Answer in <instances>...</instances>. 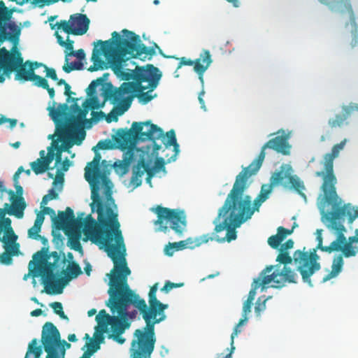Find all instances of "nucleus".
<instances>
[{
	"label": "nucleus",
	"mask_w": 358,
	"mask_h": 358,
	"mask_svg": "<svg viewBox=\"0 0 358 358\" xmlns=\"http://www.w3.org/2000/svg\"><path fill=\"white\" fill-rule=\"evenodd\" d=\"M99 155H96L94 160L87 163L85 168V178L91 186L92 202L90 207L92 212H96L100 227H96V222L91 215L85 219L83 217V233L85 236L83 241L90 240L93 243L100 245L101 248H104L113 262V268L116 269L124 261L127 262L124 257L126 248L115 200L109 190L106 192V203L103 202L99 194L101 184L107 185L109 182L107 176L99 171Z\"/></svg>",
	"instance_id": "obj_1"
},
{
	"label": "nucleus",
	"mask_w": 358,
	"mask_h": 358,
	"mask_svg": "<svg viewBox=\"0 0 358 358\" xmlns=\"http://www.w3.org/2000/svg\"><path fill=\"white\" fill-rule=\"evenodd\" d=\"M320 213L322 222L330 231L334 232L336 235V239L331 242L329 245L323 246V230L317 229L316 239L317 245L310 252H306V248H303V251L297 250L294 252L293 257H291L288 251L279 250V254L276 258V262L278 264L273 266L274 268L271 273H268V275H276L274 279L275 288H281L285 285L286 282H296V273L287 266L292 264L293 261L296 266L297 271L301 275L303 281L312 287L310 277L321 268V265L318 262L317 250L328 253L341 251L345 257H355L358 252V229L355 231V236H350L347 240L344 234L347 231L343 224L345 220L338 217L334 219L329 218L327 212L323 210H320Z\"/></svg>",
	"instance_id": "obj_2"
},
{
	"label": "nucleus",
	"mask_w": 358,
	"mask_h": 358,
	"mask_svg": "<svg viewBox=\"0 0 358 358\" xmlns=\"http://www.w3.org/2000/svg\"><path fill=\"white\" fill-rule=\"evenodd\" d=\"M130 274L131 270L124 261L116 269L111 270L108 290L109 298L106 305L113 315H117L120 334L130 327L129 320L135 319L138 314L136 310L128 311L129 307L132 305L140 311L145 327L134 332L137 340L132 341V346L137 344L138 349L134 350L133 358H151L156 342L155 324L162 322L163 317H159L155 313L150 314L145 301L129 287L127 277Z\"/></svg>",
	"instance_id": "obj_3"
},
{
	"label": "nucleus",
	"mask_w": 358,
	"mask_h": 358,
	"mask_svg": "<svg viewBox=\"0 0 358 358\" xmlns=\"http://www.w3.org/2000/svg\"><path fill=\"white\" fill-rule=\"evenodd\" d=\"M126 38L117 32L112 33V38L94 43L92 61L93 65L88 71L93 72L98 70L111 69L113 73L121 80H129L130 75L124 73V66L130 58H139L141 60L150 59L155 55L153 48L147 47L141 42L140 36L134 32L123 29Z\"/></svg>",
	"instance_id": "obj_4"
},
{
	"label": "nucleus",
	"mask_w": 358,
	"mask_h": 358,
	"mask_svg": "<svg viewBox=\"0 0 358 358\" xmlns=\"http://www.w3.org/2000/svg\"><path fill=\"white\" fill-rule=\"evenodd\" d=\"M129 74L133 82H124L119 87H115L111 83H107L103 88L102 96L105 101H110L115 105V110L122 115L131 106L134 98L136 97L142 104H146L157 96L152 92L157 88L162 76V72L152 64L145 67L136 66Z\"/></svg>",
	"instance_id": "obj_5"
},
{
	"label": "nucleus",
	"mask_w": 358,
	"mask_h": 358,
	"mask_svg": "<svg viewBox=\"0 0 358 358\" xmlns=\"http://www.w3.org/2000/svg\"><path fill=\"white\" fill-rule=\"evenodd\" d=\"M346 141L344 139L334 145L331 152L324 155L322 162L324 169L315 172V176L322 179L321 193L318 197L320 210L327 212L331 219L338 217L345 220L347 217L348 223L352 224L358 217V207L350 203H343L342 199L336 192L337 178L334 171V160L344 148Z\"/></svg>",
	"instance_id": "obj_6"
},
{
	"label": "nucleus",
	"mask_w": 358,
	"mask_h": 358,
	"mask_svg": "<svg viewBox=\"0 0 358 358\" xmlns=\"http://www.w3.org/2000/svg\"><path fill=\"white\" fill-rule=\"evenodd\" d=\"M117 148L122 150L129 148L132 144L133 140L145 141L150 140L152 141V155H157V152L162 146L155 142V140L160 139L164 145L165 148L170 146L173 147L175 155L179 152V145L177 143L176 133L173 129H171L165 134L160 127L151 123L150 121L143 122H133L131 129H119L113 138Z\"/></svg>",
	"instance_id": "obj_7"
},
{
	"label": "nucleus",
	"mask_w": 358,
	"mask_h": 358,
	"mask_svg": "<svg viewBox=\"0 0 358 358\" xmlns=\"http://www.w3.org/2000/svg\"><path fill=\"white\" fill-rule=\"evenodd\" d=\"M253 169L245 167L236 176L232 189L228 194L224 203L230 206L238 213L234 217L238 223H244L250 219L255 211H259L260 206L264 202L257 196L253 201L252 207V199L249 195L244 194L248 187V179L253 175Z\"/></svg>",
	"instance_id": "obj_8"
},
{
	"label": "nucleus",
	"mask_w": 358,
	"mask_h": 358,
	"mask_svg": "<svg viewBox=\"0 0 358 358\" xmlns=\"http://www.w3.org/2000/svg\"><path fill=\"white\" fill-rule=\"evenodd\" d=\"M15 8H8L0 1V62L16 64L20 61L21 52L18 48L21 35V24L12 20Z\"/></svg>",
	"instance_id": "obj_9"
},
{
	"label": "nucleus",
	"mask_w": 358,
	"mask_h": 358,
	"mask_svg": "<svg viewBox=\"0 0 358 358\" xmlns=\"http://www.w3.org/2000/svg\"><path fill=\"white\" fill-rule=\"evenodd\" d=\"M49 247L42 248L33 255L29 263V271L34 278L41 276L46 287L54 285V270L58 266L60 255L56 251L48 253Z\"/></svg>",
	"instance_id": "obj_10"
},
{
	"label": "nucleus",
	"mask_w": 358,
	"mask_h": 358,
	"mask_svg": "<svg viewBox=\"0 0 358 358\" xmlns=\"http://www.w3.org/2000/svg\"><path fill=\"white\" fill-rule=\"evenodd\" d=\"M238 213L230 206L224 203L219 209L217 216L213 220L215 224L214 232L212 236L218 242H230L236 238V228L243 223H238L234 217Z\"/></svg>",
	"instance_id": "obj_11"
},
{
	"label": "nucleus",
	"mask_w": 358,
	"mask_h": 358,
	"mask_svg": "<svg viewBox=\"0 0 358 358\" xmlns=\"http://www.w3.org/2000/svg\"><path fill=\"white\" fill-rule=\"evenodd\" d=\"M155 213L157 220L155 224L159 226V230L166 233L169 228L176 234H182L187 226L186 215L183 210L170 209L158 206Z\"/></svg>",
	"instance_id": "obj_12"
},
{
	"label": "nucleus",
	"mask_w": 358,
	"mask_h": 358,
	"mask_svg": "<svg viewBox=\"0 0 358 358\" xmlns=\"http://www.w3.org/2000/svg\"><path fill=\"white\" fill-rule=\"evenodd\" d=\"M62 110L56 112V117L52 120L55 124V135L57 136L56 143L55 144L63 152H69V149L73 145H79L82 143L86 136V132L84 129L76 131L73 129L72 124L65 125L57 120L58 116H61Z\"/></svg>",
	"instance_id": "obj_13"
},
{
	"label": "nucleus",
	"mask_w": 358,
	"mask_h": 358,
	"mask_svg": "<svg viewBox=\"0 0 358 358\" xmlns=\"http://www.w3.org/2000/svg\"><path fill=\"white\" fill-rule=\"evenodd\" d=\"M18 236L15 234L10 221H0V242L3 245L4 252L0 254V263L10 265L13 257L20 252V243H17Z\"/></svg>",
	"instance_id": "obj_14"
},
{
	"label": "nucleus",
	"mask_w": 358,
	"mask_h": 358,
	"mask_svg": "<svg viewBox=\"0 0 358 358\" xmlns=\"http://www.w3.org/2000/svg\"><path fill=\"white\" fill-rule=\"evenodd\" d=\"M16 192L12 189H8L6 192L9 195V200L10 204L5 203L3 208H0V221L6 222L12 220L9 217H6V214L9 215H14L18 219H21L24 216V211L27 207V203L23 197V188L19 183L14 184Z\"/></svg>",
	"instance_id": "obj_15"
},
{
	"label": "nucleus",
	"mask_w": 358,
	"mask_h": 358,
	"mask_svg": "<svg viewBox=\"0 0 358 358\" xmlns=\"http://www.w3.org/2000/svg\"><path fill=\"white\" fill-rule=\"evenodd\" d=\"M276 134H280V135H278L267 141L262 146L258 157L248 166H247L248 168L253 169V173H257L261 168L266 156V149H272L284 155L289 154L290 145L288 142L289 135L285 134L282 129L279 130Z\"/></svg>",
	"instance_id": "obj_16"
},
{
	"label": "nucleus",
	"mask_w": 358,
	"mask_h": 358,
	"mask_svg": "<svg viewBox=\"0 0 358 358\" xmlns=\"http://www.w3.org/2000/svg\"><path fill=\"white\" fill-rule=\"evenodd\" d=\"M322 3L327 5L332 11L343 13V8L346 9L349 15V22L345 23V29L351 34L352 39L350 43L351 48L358 44V23L357 18L350 4L346 3L343 0H319Z\"/></svg>",
	"instance_id": "obj_17"
},
{
	"label": "nucleus",
	"mask_w": 358,
	"mask_h": 358,
	"mask_svg": "<svg viewBox=\"0 0 358 358\" xmlns=\"http://www.w3.org/2000/svg\"><path fill=\"white\" fill-rule=\"evenodd\" d=\"M39 62H31L29 60L24 62V68L20 69L16 75V80L23 81H31L34 84L39 87H42L48 91L51 99L55 96V90L50 87L48 80L34 73L35 69L40 67Z\"/></svg>",
	"instance_id": "obj_18"
},
{
	"label": "nucleus",
	"mask_w": 358,
	"mask_h": 358,
	"mask_svg": "<svg viewBox=\"0 0 358 358\" xmlns=\"http://www.w3.org/2000/svg\"><path fill=\"white\" fill-rule=\"evenodd\" d=\"M56 103H54L55 105ZM50 115L52 119H54V117H56V112L57 110H62L63 113L61 116H58L57 117V120L58 122L67 125L69 124H72V127L73 129L76 131H80L81 129H84L83 127V121L85 120L86 115L88 113L89 108H83V109H80L78 111L77 116L75 115H68L66 113V110H68V106L66 103L59 104L57 108H55V106L52 107H50L49 108Z\"/></svg>",
	"instance_id": "obj_19"
},
{
	"label": "nucleus",
	"mask_w": 358,
	"mask_h": 358,
	"mask_svg": "<svg viewBox=\"0 0 358 358\" xmlns=\"http://www.w3.org/2000/svg\"><path fill=\"white\" fill-rule=\"evenodd\" d=\"M90 20L87 16L82 13H76L70 16L69 21L62 20L56 25L57 29H62L68 34L81 36L89 29Z\"/></svg>",
	"instance_id": "obj_20"
},
{
	"label": "nucleus",
	"mask_w": 358,
	"mask_h": 358,
	"mask_svg": "<svg viewBox=\"0 0 358 358\" xmlns=\"http://www.w3.org/2000/svg\"><path fill=\"white\" fill-rule=\"evenodd\" d=\"M82 216L84 213L81 214ZM52 222L57 229H69L71 230H80L83 225V217L76 218L73 210L67 207L65 211H59L58 216L52 219Z\"/></svg>",
	"instance_id": "obj_21"
},
{
	"label": "nucleus",
	"mask_w": 358,
	"mask_h": 358,
	"mask_svg": "<svg viewBox=\"0 0 358 358\" xmlns=\"http://www.w3.org/2000/svg\"><path fill=\"white\" fill-rule=\"evenodd\" d=\"M212 62L210 51L203 50L200 54L199 58L194 61L185 57H182L177 69H178L182 66H194V70L199 75V79L203 85L204 83L203 73L210 66Z\"/></svg>",
	"instance_id": "obj_22"
},
{
	"label": "nucleus",
	"mask_w": 358,
	"mask_h": 358,
	"mask_svg": "<svg viewBox=\"0 0 358 358\" xmlns=\"http://www.w3.org/2000/svg\"><path fill=\"white\" fill-rule=\"evenodd\" d=\"M151 160H146L144 156H141L137 164L132 169V176L130 184L136 188L142 184V176L147 174L146 180L152 179L155 176L156 170L151 167Z\"/></svg>",
	"instance_id": "obj_23"
},
{
	"label": "nucleus",
	"mask_w": 358,
	"mask_h": 358,
	"mask_svg": "<svg viewBox=\"0 0 358 358\" xmlns=\"http://www.w3.org/2000/svg\"><path fill=\"white\" fill-rule=\"evenodd\" d=\"M213 239L214 238L212 236L209 234H206L194 238H188L186 240L179 242L169 243L165 248V253L169 256H171L174 250L178 251L185 248L193 249L203 243H207L210 241H213Z\"/></svg>",
	"instance_id": "obj_24"
},
{
	"label": "nucleus",
	"mask_w": 358,
	"mask_h": 358,
	"mask_svg": "<svg viewBox=\"0 0 358 358\" xmlns=\"http://www.w3.org/2000/svg\"><path fill=\"white\" fill-rule=\"evenodd\" d=\"M274 268L273 265L267 266L264 270L261 271L257 278L254 279L252 288L250 290L247 300L253 301L256 296V290L261 287L262 291H264L268 286L274 287V279L276 275H268Z\"/></svg>",
	"instance_id": "obj_25"
},
{
	"label": "nucleus",
	"mask_w": 358,
	"mask_h": 358,
	"mask_svg": "<svg viewBox=\"0 0 358 358\" xmlns=\"http://www.w3.org/2000/svg\"><path fill=\"white\" fill-rule=\"evenodd\" d=\"M96 321L98 323L99 329H101L102 332L108 331V327L110 326L113 333L120 334L119 322L120 319L117 315H110L106 311L101 310L96 316Z\"/></svg>",
	"instance_id": "obj_26"
},
{
	"label": "nucleus",
	"mask_w": 358,
	"mask_h": 358,
	"mask_svg": "<svg viewBox=\"0 0 358 358\" xmlns=\"http://www.w3.org/2000/svg\"><path fill=\"white\" fill-rule=\"evenodd\" d=\"M67 273L66 274V279L59 278L56 282L54 281L53 285H49L53 289L55 294H61L63 288L67 282L71 279L76 278L82 273L80 266L76 262H71L67 266Z\"/></svg>",
	"instance_id": "obj_27"
},
{
	"label": "nucleus",
	"mask_w": 358,
	"mask_h": 358,
	"mask_svg": "<svg viewBox=\"0 0 358 358\" xmlns=\"http://www.w3.org/2000/svg\"><path fill=\"white\" fill-rule=\"evenodd\" d=\"M158 289V283L153 285L148 293V303L150 308V313H155L159 317H163V321L166 319V316L164 310L168 308L167 304H164L160 302L156 296Z\"/></svg>",
	"instance_id": "obj_28"
},
{
	"label": "nucleus",
	"mask_w": 358,
	"mask_h": 358,
	"mask_svg": "<svg viewBox=\"0 0 358 358\" xmlns=\"http://www.w3.org/2000/svg\"><path fill=\"white\" fill-rule=\"evenodd\" d=\"M24 68V59L20 54V59L16 64H9L8 62L4 61L0 62V83H3L5 76L9 77L13 72H15V76L20 69Z\"/></svg>",
	"instance_id": "obj_29"
},
{
	"label": "nucleus",
	"mask_w": 358,
	"mask_h": 358,
	"mask_svg": "<svg viewBox=\"0 0 358 358\" xmlns=\"http://www.w3.org/2000/svg\"><path fill=\"white\" fill-rule=\"evenodd\" d=\"M292 176V167L289 166L282 165L280 170L275 171L270 179V183L274 187L282 184L285 180H289Z\"/></svg>",
	"instance_id": "obj_30"
},
{
	"label": "nucleus",
	"mask_w": 358,
	"mask_h": 358,
	"mask_svg": "<svg viewBox=\"0 0 358 358\" xmlns=\"http://www.w3.org/2000/svg\"><path fill=\"white\" fill-rule=\"evenodd\" d=\"M343 264L344 262L343 256L341 255L336 256L333 260L331 265V271H330L329 273H328L323 278L322 282H325L329 280L330 279L337 276L338 273L341 271Z\"/></svg>",
	"instance_id": "obj_31"
},
{
	"label": "nucleus",
	"mask_w": 358,
	"mask_h": 358,
	"mask_svg": "<svg viewBox=\"0 0 358 358\" xmlns=\"http://www.w3.org/2000/svg\"><path fill=\"white\" fill-rule=\"evenodd\" d=\"M248 317H245V318H241L238 323L235 326L234 329V331L231 335V350H230V352L226 355L224 357H223L222 358H231V355L232 353L234 352V350H235V347L234 345V338L236 336H238V334H240L241 332V329H240L241 326L243 325L244 324H245L248 321Z\"/></svg>",
	"instance_id": "obj_32"
},
{
	"label": "nucleus",
	"mask_w": 358,
	"mask_h": 358,
	"mask_svg": "<svg viewBox=\"0 0 358 358\" xmlns=\"http://www.w3.org/2000/svg\"><path fill=\"white\" fill-rule=\"evenodd\" d=\"M289 183L291 185L292 188H293L300 196L306 199V194L303 192L305 189V185L302 180L296 176H291L289 177Z\"/></svg>",
	"instance_id": "obj_33"
},
{
	"label": "nucleus",
	"mask_w": 358,
	"mask_h": 358,
	"mask_svg": "<svg viewBox=\"0 0 358 358\" xmlns=\"http://www.w3.org/2000/svg\"><path fill=\"white\" fill-rule=\"evenodd\" d=\"M31 170L36 175L42 174L50 169L46 163L41 158H38L36 161L30 164Z\"/></svg>",
	"instance_id": "obj_34"
},
{
	"label": "nucleus",
	"mask_w": 358,
	"mask_h": 358,
	"mask_svg": "<svg viewBox=\"0 0 358 358\" xmlns=\"http://www.w3.org/2000/svg\"><path fill=\"white\" fill-rule=\"evenodd\" d=\"M91 115L92 117V120L94 122H98L100 120L103 119V117H106V120L107 121V122L117 121V115H118L116 112L115 114H113V111L110 113L107 116H106L105 113L103 111H92Z\"/></svg>",
	"instance_id": "obj_35"
},
{
	"label": "nucleus",
	"mask_w": 358,
	"mask_h": 358,
	"mask_svg": "<svg viewBox=\"0 0 358 358\" xmlns=\"http://www.w3.org/2000/svg\"><path fill=\"white\" fill-rule=\"evenodd\" d=\"M106 101H103L102 103H99V98L96 96H92L90 99H86L83 103V108H89L91 110L102 108Z\"/></svg>",
	"instance_id": "obj_36"
},
{
	"label": "nucleus",
	"mask_w": 358,
	"mask_h": 358,
	"mask_svg": "<svg viewBox=\"0 0 358 358\" xmlns=\"http://www.w3.org/2000/svg\"><path fill=\"white\" fill-rule=\"evenodd\" d=\"M111 148H112V146L110 145V141H100L98 142L96 145L93 148V150L95 152L94 156H96V155H99V156H100V159H99V165H98L99 171H100V173L101 174H103V176H106V174L104 172H102L101 169H100V163H101V156L100 153L96 151V149H99V150H107V149H110ZM94 159V158H93V159Z\"/></svg>",
	"instance_id": "obj_37"
},
{
	"label": "nucleus",
	"mask_w": 358,
	"mask_h": 358,
	"mask_svg": "<svg viewBox=\"0 0 358 358\" xmlns=\"http://www.w3.org/2000/svg\"><path fill=\"white\" fill-rule=\"evenodd\" d=\"M348 118V114H338L334 118L329 119V125L331 128L341 127Z\"/></svg>",
	"instance_id": "obj_38"
},
{
	"label": "nucleus",
	"mask_w": 358,
	"mask_h": 358,
	"mask_svg": "<svg viewBox=\"0 0 358 358\" xmlns=\"http://www.w3.org/2000/svg\"><path fill=\"white\" fill-rule=\"evenodd\" d=\"M55 36L59 45L64 47L66 51H69V52L73 51V41L71 40L69 37H67L66 41H64L62 37L57 32L55 33Z\"/></svg>",
	"instance_id": "obj_39"
},
{
	"label": "nucleus",
	"mask_w": 358,
	"mask_h": 358,
	"mask_svg": "<svg viewBox=\"0 0 358 358\" xmlns=\"http://www.w3.org/2000/svg\"><path fill=\"white\" fill-rule=\"evenodd\" d=\"M273 188V186L271 183L263 184L261 187L260 192L257 196L263 201H266L268 199L269 194L272 192Z\"/></svg>",
	"instance_id": "obj_40"
},
{
	"label": "nucleus",
	"mask_w": 358,
	"mask_h": 358,
	"mask_svg": "<svg viewBox=\"0 0 358 358\" xmlns=\"http://www.w3.org/2000/svg\"><path fill=\"white\" fill-rule=\"evenodd\" d=\"M50 306L53 309L55 313L58 315L62 319L69 320L68 317L63 311V306L60 302H53L50 304Z\"/></svg>",
	"instance_id": "obj_41"
},
{
	"label": "nucleus",
	"mask_w": 358,
	"mask_h": 358,
	"mask_svg": "<svg viewBox=\"0 0 358 358\" xmlns=\"http://www.w3.org/2000/svg\"><path fill=\"white\" fill-rule=\"evenodd\" d=\"M268 298L265 299L264 296H260L258 298L255 307V311L257 316H259L266 309V302Z\"/></svg>",
	"instance_id": "obj_42"
},
{
	"label": "nucleus",
	"mask_w": 358,
	"mask_h": 358,
	"mask_svg": "<svg viewBox=\"0 0 358 358\" xmlns=\"http://www.w3.org/2000/svg\"><path fill=\"white\" fill-rule=\"evenodd\" d=\"M80 236V234L79 233L77 235V236L70 238H69V246L71 247V249H73L76 251L82 252L83 248H82V245L79 241Z\"/></svg>",
	"instance_id": "obj_43"
},
{
	"label": "nucleus",
	"mask_w": 358,
	"mask_h": 358,
	"mask_svg": "<svg viewBox=\"0 0 358 358\" xmlns=\"http://www.w3.org/2000/svg\"><path fill=\"white\" fill-rule=\"evenodd\" d=\"M41 227L34 224L33 227H31L28 230V236L30 238L34 239V240H38L41 238V235H39V232L41 231Z\"/></svg>",
	"instance_id": "obj_44"
},
{
	"label": "nucleus",
	"mask_w": 358,
	"mask_h": 358,
	"mask_svg": "<svg viewBox=\"0 0 358 358\" xmlns=\"http://www.w3.org/2000/svg\"><path fill=\"white\" fill-rule=\"evenodd\" d=\"M282 241V240H281V238L278 234L273 235L268 238V245L273 249H278L280 247Z\"/></svg>",
	"instance_id": "obj_45"
},
{
	"label": "nucleus",
	"mask_w": 358,
	"mask_h": 358,
	"mask_svg": "<svg viewBox=\"0 0 358 358\" xmlns=\"http://www.w3.org/2000/svg\"><path fill=\"white\" fill-rule=\"evenodd\" d=\"M184 283H174L170 281H167L165 282L164 287L161 289L162 292L165 293H168L173 288L180 287L183 286Z\"/></svg>",
	"instance_id": "obj_46"
},
{
	"label": "nucleus",
	"mask_w": 358,
	"mask_h": 358,
	"mask_svg": "<svg viewBox=\"0 0 358 358\" xmlns=\"http://www.w3.org/2000/svg\"><path fill=\"white\" fill-rule=\"evenodd\" d=\"M40 67L43 66L45 69V71L46 72V77L50 78L52 80L56 81L58 80L56 71L54 69L48 68L45 64H43L42 63H39Z\"/></svg>",
	"instance_id": "obj_47"
},
{
	"label": "nucleus",
	"mask_w": 358,
	"mask_h": 358,
	"mask_svg": "<svg viewBox=\"0 0 358 358\" xmlns=\"http://www.w3.org/2000/svg\"><path fill=\"white\" fill-rule=\"evenodd\" d=\"M58 85H64V94L68 96L67 101H69L71 96L74 94L71 91V86L64 79L57 80Z\"/></svg>",
	"instance_id": "obj_48"
},
{
	"label": "nucleus",
	"mask_w": 358,
	"mask_h": 358,
	"mask_svg": "<svg viewBox=\"0 0 358 358\" xmlns=\"http://www.w3.org/2000/svg\"><path fill=\"white\" fill-rule=\"evenodd\" d=\"M56 143L55 141H53L52 143L54 151L56 150V152H55V164L56 165L60 164L62 161V150H60L58 147H57L55 144Z\"/></svg>",
	"instance_id": "obj_49"
},
{
	"label": "nucleus",
	"mask_w": 358,
	"mask_h": 358,
	"mask_svg": "<svg viewBox=\"0 0 358 358\" xmlns=\"http://www.w3.org/2000/svg\"><path fill=\"white\" fill-rule=\"evenodd\" d=\"M54 157H55V152H54L53 147L52 146V147L48 148L47 155L42 159L45 162V163H46L48 164V166H50V164L54 159Z\"/></svg>",
	"instance_id": "obj_50"
},
{
	"label": "nucleus",
	"mask_w": 358,
	"mask_h": 358,
	"mask_svg": "<svg viewBox=\"0 0 358 358\" xmlns=\"http://www.w3.org/2000/svg\"><path fill=\"white\" fill-rule=\"evenodd\" d=\"M82 66V64L79 62H72L70 65L66 64L63 66V70L66 73H70L73 70H79Z\"/></svg>",
	"instance_id": "obj_51"
},
{
	"label": "nucleus",
	"mask_w": 358,
	"mask_h": 358,
	"mask_svg": "<svg viewBox=\"0 0 358 358\" xmlns=\"http://www.w3.org/2000/svg\"><path fill=\"white\" fill-rule=\"evenodd\" d=\"M253 303V301H250L248 300H246L243 306V314L242 317H248L247 315L251 312V308L252 305Z\"/></svg>",
	"instance_id": "obj_52"
},
{
	"label": "nucleus",
	"mask_w": 358,
	"mask_h": 358,
	"mask_svg": "<svg viewBox=\"0 0 358 358\" xmlns=\"http://www.w3.org/2000/svg\"><path fill=\"white\" fill-rule=\"evenodd\" d=\"M277 231L278 234L281 238V240L283 241L287 237V236L290 235L292 233L293 229H287L283 227H279Z\"/></svg>",
	"instance_id": "obj_53"
},
{
	"label": "nucleus",
	"mask_w": 358,
	"mask_h": 358,
	"mask_svg": "<svg viewBox=\"0 0 358 358\" xmlns=\"http://www.w3.org/2000/svg\"><path fill=\"white\" fill-rule=\"evenodd\" d=\"M95 329L96 332L94 336V340L93 341L99 343V345H100V344L104 341L103 334L106 332H102L101 329H99L98 327H96Z\"/></svg>",
	"instance_id": "obj_54"
},
{
	"label": "nucleus",
	"mask_w": 358,
	"mask_h": 358,
	"mask_svg": "<svg viewBox=\"0 0 358 358\" xmlns=\"http://www.w3.org/2000/svg\"><path fill=\"white\" fill-rule=\"evenodd\" d=\"M99 85L98 80H92L87 87V94L91 95L96 92V87Z\"/></svg>",
	"instance_id": "obj_55"
},
{
	"label": "nucleus",
	"mask_w": 358,
	"mask_h": 358,
	"mask_svg": "<svg viewBox=\"0 0 358 358\" xmlns=\"http://www.w3.org/2000/svg\"><path fill=\"white\" fill-rule=\"evenodd\" d=\"M294 247V241L292 239H288L285 243L280 245L279 250L282 251H288Z\"/></svg>",
	"instance_id": "obj_56"
},
{
	"label": "nucleus",
	"mask_w": 358,
	"mask_h": 358,
	"mask_svg": "<svg viewBox=\"0 0 358 358\" xmlns=\"http://www.w3.org/2000/svg\"><path fill=\"white\" fill-rule=\"evenodd\" d=\"M68 55L71 56H76L80 60L84 59L85 57V53L83 49H79L76 52H70Z\"/></svg>",
	"instance_id": "obj_57"
},
{
	"label": "nucleus",
	"mask_w": 358,
	"mask_h": 358,
	"mask_svg": "<svg viewBox=\"0 0 358 358\" xmlns=\"http://www.w3.org/2000/svg\"><path fill=\"white\" fill-rule=\"evenodd\" d=\"M44 219L45 217L43 212H38L36 215V218L35 220L34 224L41 227L44 221Z\"/></svg>",
	"instance_id": "obj_58"
},
{
	"label": "nucleus",
	"mask_w": 358,
	"mask_h": 358,
	"mask_svg": "<svg viewBox=\"0 0 358 358\" xmlns=\"http://www.w3.org/2000/svg\"><path fill=\"white\" fill-rule=\"evenodd\" d=\"M86 346L90 350H95L96 352L99 350L100 345H99V343L94 341L92 339H90V343L86 344Z\"/></svg>",
	"instance_id": "obj_59"
},
{
	"label": "nucleus",
	"mask_w": 358,
	"mask_h": 358,
	"mask_svg": "<svg viewBox=\"0 0 358 358\" xmlns=\"http://www.w3.org/2000/svg\"><path fill=\"white\" fill-rule=\"evenodd\" d=\"M24 171V169L22 166H20L17 171L15 173L14 176H13V182H14V184L15 183H19V178H20V175Z\"/></svg>",
	"instance_id": "obj_60"
},
{
	"label": "nucleus",
	"mask_w": 358,
	"mask_h": 358,
	"mask_svg": "<svg viewBox=\"0 0 358 358\" xmlns=\"http://www.w3.org/2000/svg\"><path fill=\"white\" fill-rule=\"evenodd\" d=\"M57 182L61 184L64 182V175L60 172L59 170L57 171L56 178L53 182V185H56Z\"/></svg>",
	"instance_id": "obj_61"
},
{
	"label": "nucleus",
	"mask_w": 358,
	"mask_h": 358,
	"mask_svg": "<svg viewBox=\"0 0 358 358\" xmlns=\"http://www.w3.org/2000/svg\"><path fill=\"white\" fill-rule=\"evenodd\" d=\"M164 161L163 158L157 159L155 162V170L164 169Z\"/></svg>",
	"instance_id": "obj_62"
},
{
	"label": "nucleus",
	"mask_w": 358,
	"mask_h": 358,
	"mask_svg": "<svg viewBox=\"0 0 358 358\" xmlns=\"http://www.w3.org/2000/svg\"><path fill=\"white\" fill-rule=\"evenodd\" d=\"M42 212L45 215H50L52 218L53 219V217H55V210L50 208V207H43V210H42Z\"/></svg>",
	"instance_id": "obj_63"
},
{
	"label": "nucleus",
	"mask_w": 358,
	"mask_h": 358,
	"mask_svg": "<svg viewBox=\"0 0 358 358\" xmlns=\"http://www.w3.org/2000/svg\"><path fill=\"white\" fill-rule=\"evenodd\" d=\"M46 196H48V199L50 200L56 199L58 198V193L53 188H52L48 191V194H46Z\"/></svg>",
	"instance_id": "obj_64"
}]
</instances>
